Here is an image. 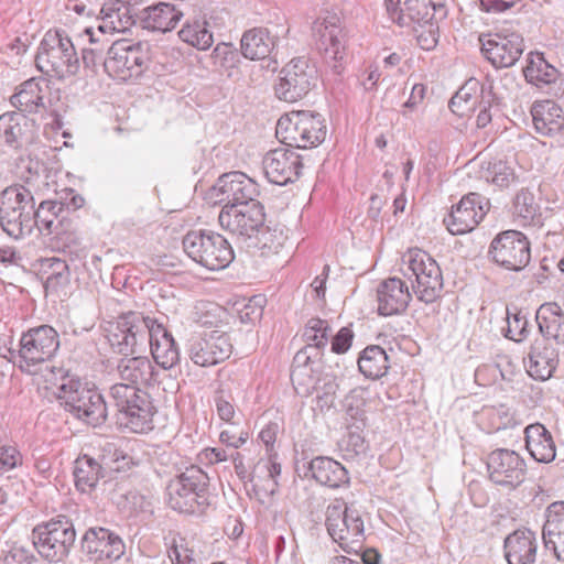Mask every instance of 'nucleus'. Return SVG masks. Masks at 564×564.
<instances>
[{
    "mask_svg": "<svg viewBox=\"0 0 564 564\" xmlns=\"http://www.w3.org/2000/svg\"><path fill=\"white\" fill-rule=\"evenodd\" d=\"M166 497L175 511L203 514L210 505L209 477L200 467L192 465L169 481Z\"/></svg>",
    "mask_w": 564,
    "mask_h": 564,
    "instance_id": "nucleus-1",
    "label": "nucleus"
},
{
    "mask_svg": "<svg viewBox=\"0 0 564 564\" xmlns=\"http://www.w3.org/2000/svg\"><path fill=\"white\" fill-rule=\"evenodd\" d=\"M36 68L44 75L64 79L79 69V58L72 39L65 30H48L40 42L35 55Z\"/></svg>",
    "mask_w": 564,
    "mask_h": 564,
    "instance_id": "nucleus-2",
    "label": "nucleus"
},
{
    "mask_svg": "<svg viewBox=\"0 0 564 564\" xmlns=\"http://www.w3.org/2000/svg\"><path fill=\"white\" fill-rule=\"evenodd\" d=\"M109 399L116 406L121 423L132 432L152 430L156 410L148 392L134 384L115 383L109 389Z\"/></svg>",
    "mask_w": 564,
    "mask_h": 564,
    "instance_id": "nucleus-3",
    "label": "nucleus"
},
{
    "mask_svg": "<svg viewBox=\"0 0 564 564\" xmlns=\"http://www.w3.org/2000/svg\"><path fill=\"white\" fill-rule=\"evenodd\" d=\"M402 272L421 302L430 304L441 296L443 274L438 263L426 251L409 249L402 256Z\"/></svg>",
    "mask_w": 564,
    "mask_h": 564,
    "instance_id": "nucleus-4",
    "label": "nucleus"
},
{
    "mask_svg": "<svg viewBox=\"0 0 564 564\" xmlns=\"http://www.w3.org/2000/svg\"><path fill=\"white\" fill-rule=\"evenodd\" d=\"M275 134L286 147L311 149L324 142L327 127L321 113L308 110L293 111L278 120Z\"/></svg>",
    "mask_w": 564,
    "mask_h": 564,
    "instance_id": "nucleus-5",
    "label": "nucleus"
},
{
    "mask_svg": "<svg viewBox=\"0 0 564 564\" xmlns=\"http://www.w3.org/2000/svg\"><path fill=\"white\" fill-rule=\"evenodd\" d=\"M33 192L24 185H12L0 194V226L14 239L30 235L33 229Z\"/></svg>",
    "mask_w": 564,
    "mask_h": 564,
    "instance_id": "nucleus-6",
    "label": "nucleus"
},
{
    "mask_svg": "<svg viewBox=\"0 0 564 564\" xmlns=\"http://www.w3.org/2000/svg\"><path fill=\"white\" fill-rule=\"evenodd\" d=\"M182 245L194 262L210 271L227 268L235 258L227 239L212 230H191L183 237Z\"/></svg>",
    "mask_w": 564,
    "mask_h": 564,
    "instance_id": "nucleus-7",
    "label": "nucleus"
},
{
    "mask_svg": "<svg viewBox=\"0 0 564 564\" xmlns=\"http://www.w3.org/2000/svg\"><path fill=\"white\" fill-rule=\"evenodd\" d=\"M57 399L74 417L98 426L107 419V404L101 393L78 380H68L57 389Z\"/></svg>",
    "mask_w": 564,
    "mask_h": 564,
    "instance_id": "nucleus-8",
    "label": "nucleus"
},
{
    "mask_svg": "<svg viewBox=\"0 0 564 564\" xmlns=\"http://www.w3.org/2000/svg\"><path fill=\"white\" fill-rule=\"evenodd\" d=\"M326 529L332 540L347 553H358L365 542V524L359 510L345 503L329 505Z\"/></svg>",
    "mask_w": 564,
    "mask_h": 564,
    "instance_id": "nucleus-9",
    "label": "nucleus"
},
{
    "mask_svg": "<svg viewBox=\"0 0 564 564\" xmlns=\"http://www.w3.org/2000/svg\"><path fill=\"white\" fill-rule=\"evenodd\" d=\"M19 346L15 362L21 371L31 375L55 356L59 348V336L52 326L41 325L23 333Z\"/></svg>",
    "mask_w": 564,
    "mask_h": 564,
    "instance_id": "nucleus-10",
    "label": "nucleus"
},
{
    "mask_svg": "<svg viewBox=\"0 0 564 564\" xmlns=\"http://www.w3.org/2000/svg\"><path fill=\"white\" fill-rule=\"evenodd\" d=\"M75 538L76 532L72 521L65 516H58L33 529L32 545L42 557L57 563L68 555Z\"/></svg>",
    "mask_w": 564,
    "mask_h": 564,
    "instance_id": "nucleus-11",
    "label": "nucleus"
},
{
    "mask_svg": "<svg viewBox=\"0 0 564 564\" xmlns=\"http://www.w3.org/2000/svg\"><path fill=\"white\" fill-rule=\"evenodd\" d=\"M156 318L139 312H128L110 325L108 341L113 351L129 356L143 348L149 339L151 324Z\"/></svg>",
    "mask_w": 564,
    "mask_h": 564,
    "instance_id": "nucleus-12",
    "label": "nucleus"
},
{
    "mask_svg": "<svg viewBox=\"0 0 564 564\" xmlns=\"http://www.w3.org/2000/svg\"><path fill=\"white\" fill-rule=\"evenodd\" d=\"M148 62V54L141 43L120 39L108 47L104 69L113 79L127 82L138 78L147 69Z\"/></svg>",
    "mask_w": 564,
    "mask_h": 564,
    "instance_id": "nucleus-13",
    "label": "nucleus"
},
{
    "mask_svg": "<svg viewBox=\"0 0 564 564\" xmlns=\"http://www.w3.org/2000/svg\"><path fill=\"white\" fill-rule=\"evenodd\" d=\"M488 256L505 270L522 271L531 260L530 241L521 231H502L492 239Z\"/></svg>",
    "mask_w": 564,
    "mask_h": 564,
    "instance_id": "nucleus-14",
    "label": "nucleus"
},
{
    "mask_svg": "<svg viewBox=\"0 0 564 564\" xmlns=\"http://www.w3.org/2000/svg\"><path fill=\"white\" fill-rule=\"evenodd\" d=\"M317 70L305 57L293 58L280 72L275 95L280 100L295 102L316 85Z\"/></svg>",
    "mask_w": 564,
    "mask_h": 564,
    "instance_id": "nucleus-15",
    "label": "nucleus"
},
{
    "mask_svg": "<svg viewBox=\"0 0 564 564\" xmlns=\"http://www.w3.org/2000/svg\"><path fill=\"white\" fill-rule=\"evenodd\" d=\"M312 29L325 63L334 73L340 74L346 58V34L340 25V19L336 14H328L314 21Z\"/></svg>",
    "mask_w": 564,
    "mask_h": 564,
    "instance_id": "nucleus-16",
    "label": "nucleus"
},
{
    "mask_svg": "<svg viewBox=\"0 0 564 564\" xmlns=\"http://www.w3.org/2000/svg\"><path fill=\"white\" fill-rule=\"evenodd\" d=\"M232 349L230 336L217 329L193 335L186 344L188 358L198 367H212L227 360Z\"/></svg>",
    "mask_w": 564,
    "mask_h": 564,
    "instance_id": "nucleus-17",
    "label": "nucleus"
},
{
    "mask_svg": "<svg viewBox=\"0 0 564 564\" xmlns=\"http://www.w3.org/2000/svg\"><path fill=\"white\" fill-rule=\"evenodd\" d=\"M479 42L484 56L496 68L513 66L524 50L522 35L505 29L495 33L481 34Z\"/></svg>",
    "mask_w": 564,
    "mask_h": 564,
    "instance_id": "nucleus-18",
    "label": "nucleus"
},
{
    "mask_svg": "<svg viewBox=\"0 0 564 564\" xmlns=\"http://www.w3.org/2000/svg\"><path fill=\"white\" fill-rule=\"evenodd\" d=\"M209 195L215 198V204L239 206L247 202L258 203L260 189L258 183L247 174L234 171L219 176Z\"/></svg>",
    "mask_w": 564,
    "mask_h": 564,
    "instance_id": "nucleus-19",
    "label": "nucleus"
},
{
    "mask_svg": "<svg viewBox=\"0 0 564 564\" xmlns=\"http://www.w3.org/2000/svg\"><path fill=\"white\" fill-rule=\"evenodd\" d=\"M218 221L224 230L249 240L265 221L264 207L260 202H247L239 206L224 205Z\"/></svg>",
    "mask_w": 564,
    "mask_h": 564,
    "instance_id": "nucleus-20",
    "label": "nucleus"
},
{
    "mask_svg": "<svg viewBox=\"0 0 564 564\" xmlns=\"http://www.w3.org/2000/svg\"><path fill=\"white\" fill-rule=\"evenodd\" d=\"M489 479L496 485L514 489L527 474L525 460L513 449L496 448L487 456Z\"/></svg>",
    "mask_w": 564,
    "mask_h": 564,
    "instance_id": "nucleus-21",
    "label": "nucleus"
},
{
    "mask_svg": "<svg viewBox=\"0 0 564 564\" xmlns=\"http://www.w3.org/2000/svg\"><path fill=\"white\" fill-rule=\"evenodd\" d=\"M489 200L478 193H469L452 207L444 218L452 235H464L476 228L489 210Z\"/></svg>",
    "mask_w": 564,
    "mask_h": 564,
    "instance_id": "nucleus-22",
    "label": "nucleus"
},
{
    "mask_svg": "<svg viewBox=\"0 0 564 564\" xmlns=\"http://www.w3.org/2000/svg\"><path fill=\"white\" fill-rule=\"evenodd\" d=\"M262 165L268 181L281 186L295 182L303 167L301 156L288 148L269 151L262 160Z\"/></svg>",
    "mask_w": 564,
    "mask_h": 564,
    "instance_id": "nucleus-23",
    "label": "nucleus"
},
{
    "mask_svg": "<svg viewBox=\"0 0 564 564\" xmlns=\"http://www.w3.org/2000/svg\"><path fill=\"white\" fill-rule=\"evenodd\" d=\"M447 15L445 0H405L404 12L398 18V25L412 29H424L431 23H438Z\"/></svg>",
    "mask_w": 564,
    "mask_h": 564,
    "instance_id": "nucleus-24",
    "label": "nucleus"
},
{
    "mask_svg": "<svg viewBox=\"0 0 564 564\" xmlns=\"http://www.w3.org/2000/svg\"><path fill=\"white\" fill-rule=\"evenodd\" d=\"M82 550L95 562L118 560L124 553V543L108 529L90 528L82 539Z\"/></svg>",
    "mask_w": 564,
    "mask_h": 564,
    "instance_id": "nucleus-25",
    "label": "nucleus"
},
{
    "mask_svg": "<svg viewBox=\"0 0 564 564\" xmlns=\"http://www.w3.org/2000/svg\"><path fill=\"white\" fill-rule=\"evenodd\" d=\"M539 542L530 529H517L503 540V557L508 564H535Z\"/></svg>",
    "mask_w": 564,
    "mask_h": 564,
    "instance_id": "nucleus-26",
    "label": "nucleus"
},
{
    "mask_svg": "<svg viewBox=\"0 0 564 564\" xmlns=\"http://www.w3.org/2000/svg\"><path fill=\"white\" fill-rule=\"evenodd\" d=\"M35 139L34 121L17 111L0 116V140L12 149H21Z\"/></svg>",
    "mask_w": 564,
    "mask_h": 564,
    "instance_id": "nucleus-27",
    "label": "nucleus"
},
{
    "mask_svg": "<svg viewBox=\"0 0 564 564\" xmlns=\"http://www.w3.org/2000/svg\"><path fill=\"white\" fill-rule=\"evenodd\" d=\"M412 296L404 281L399 278H389L382 281L377 289L378 314L392 316L403 313Z\"/></svg>",
    "mask_w": 564,
    "mask_h": 564,
    "instance_id": "nucleus-28",
    "label": "nucleus"
},
{
    "mask_svg": "<svg viewBox=\"0 0 564 564\" xmlns=\"http://www.w3.org/2000/svg\"><path fill=\"white\" fill-rule=\"evenodd\" d=\"M50 89V80L46 77H32L19 86L10 102L21 113H37L46 108L45 100Z\"/></svg>",
    "mask_w": 564,
    "mask_h": 564,
    "instance_id": "nucleus-29",
    "label": "nucleus"
},
{
    "mask_svg": "<svg viewBox=\"0 0 564 564\" xmlns=\"http://www.w3.org/2000/svg\"><path fill=\"white\" fill-rule=\"evenodd\" d=\"M151 355L160 367L171 369L180 361V349L164 323L155 319L151 324L148 343Z\"/></svg>",
    "mask_w": 564,
    "mask_h": 564,
    "instance_id": "nucleus-30",
    "label": "nucleus"
},
{
    "mask_svg": "<svg viewBox=\"0 0 564 564\" xmlns=\"http://www.w3.org/2000/svg\"><path fill=\"white\" fill-rule=\"evenodd\" d=\"M542 540L545 550L564 562V501L552 502L546 508Z\"/></svg>",
    "mask_w": 564,
    "mask_h": 564,
    "instance_id": "nucleus-31",
    "label": "nucleus"
},
{
    "mask_svg": "<svg viewBox=\"0 0 564 564\" xmlns=\"http://www.w3.org/2000/svg\"><path fill=\"white\" fill-rule=\"evenodd\" d=\"M531 115L538 133L564 138V112L555 101H535L531 108Z\"/></svg>",
    "mask_w": 564,
    "mask_h": 564,
    "instance_id": "nucleus-32",
    "label": "nucleus"
},
{
    "mask_svg": "<svg viewBox=\"0 0 564 564\" xmlns=\"http://www.w3.org/2000/svg\"><path fill=\"white\" fill-rule=\"evenodd\" d=\"M117 371L121 379L120 383L134 384L140 388L155 382V367L148 357L122 358L117 366Z\"/></svg>",
    "mask_w": 564,
    "mask_h": 564,
    "instance_id": "nucleus-33",
    "label": "nucleus"
},
{
    "mask_svg": "<svg viewBox=\"0 0 564 564\" xmlns=\"http://www.w3.org/2000/svg\"><path fill=\"white\" fill-rule=\"evenodd\" d=\"M317 359L312 354H308L307 349H300L295 354L290 377L299 394L307 395L314 390L318 391L321 389L314 369Z\"/></svg>",
    "mask_w": 564,
    "mask_h": 564,
    "instance_id": "nucleus-34",
    "label": "nucleus"
},
{
    "mask_svg": "<svg viewBox=\"0 0 564 564\" xmlns=\"http://www.w3.org/2000/svg\"><path fill=\"white\" fill-rule=\"evenodd\" d=\"M183 14L176 6L160 2L143 9L140 21L143 29L165 33L177 25Z\"/></svg>",
    "mask_w": 564,
    "mask_h": 564,
    "instance_id": "nucleus-35",
    "label": "nucleus"
},
{
    "mask_svg": "<svg viewBox=\"0 0 564 564\" xmlns=\"http://www.w3.org/2000/svg\"><path fill=\"white\" fill-rule=\"evenodd\" d=\"M308 471L318 484L329 488H339L349 481L346 468L337 460L326 456L313 458L308 464Z\"/></svg>",
    "mask_w": 564,
    "mask_h": 564,
    "instance_id": "nucleus-36",
    "label": "nucleus"
},
{
    "mask_svg": "<svg viewBox=\"0 0 564 564\" xmlns=\"http://www.w3.org/2000/svg\"><path fill=\"white\" fill-rule=\"evenodd\" d=\"M525 447L531 456L539 463L554 460L556 451L551 433L540 423L525 427Z\"/></svg>",
    "mask_w": 564,
    "mask_h": 564,
    "instance_id": "nucleus-37",
    "label": "nucleus"
},
{
    "mask_svg": "<svg viewBox=\"0 0 564 564\" xmlns=\"http://www.w3.org/2000/svg\"><path fill=\"white\" fill-rule=\"evenodd\" d=\"M105 28L115 33H124L134 24V9L123 0H108L100 10Z\"/></svg>",
    "mask_w": 564,
    "mask_h": 564,
    "instance_id": "nucleus-38",
    "label": "nucleus"
},
{
    "mask_svg": "<svg viewBox=\"0 0 564 564\" xmlns=\"http://www.w3.org/2000/svg\"><path fill=\"white\" fill-rule=\"evenodd\" d=\"M535 319L545 339L564 345V313L557 303L542 304L536 311Z\"/></svg>",
    "mask_w": 564,
    "mask_h": 564,
    "instance_id": "nucleus-39",
    "label": "nucleus"
},
{
    "mask_svg": "<svg viewBox=\"0 0 564 564\" xmlns=\"http://www.w3.org/2000/svg\"><path fill=\"white\" fill-rule=\"evenodd\" d=\"M527 367L531 377L546 380L557 367L555 349L545 346L543 340H535L529 352Z\"/></svg>",
    "mask_w": 564,
    "mask_h": 564,
    "instance_id": "nucleus-40",
    "label": "nucleus"
},
{
    "mask_svg": "<svg viewBox=\"0 0 564 564\" xmlns=\"http://www.w3.org/2000/svg\"><path fill=\"white\" fill-rule=\"evenodd\" d=\"M274 46V37L264 28L247 30L240 41L242 55L251 61L264 59L271 54Z\"/></svg>",
    "mask_w": 564,
    "mask_h": 564,
    "instance_id": "nucleus-41",
    "label": "nucleus"
},
{
    "mask_svg": "<svg viewBox=\"0 0 564 564\" xmlns=\"http://www.w3.org/2000/svg\"><path fill=\"white\" fill-rule=\"evenodd\" d=\"M73 475L76 488L82 492H89L105 476V469L97 459L85 454L74 462Z\"/></svg>",
    "mask_w": 564,
    "mask_h": 564,
    "instance_id": "nucleus-42",
    "label": "nucleus"
},
{
    "mask_svg": "<svg viewBox=\"0 0 564 564\" xmlns=\"http://www.w3.org/2000/svg\"><path fill=\"white\" fill-rule=\"evenodd\" d=\"M527 82L536 87L550 85L558 78V70L551 65L542 53L531 52L527 58V66L523 69Z\"/></svg>",
    "mask_w": 564,
    "mask_h": 564,
    "instance_id": "nucleus-43",
    "label": "nucleus"
},
{
    "mask_svg": "<svg viewBox=\"0 0 564 564\" xmlns=\"http://www.w3.org/2000/svg\"><path fill=\"white\" fill-rule=\"evenodd\" d=\"M66 219L63 204L56 200H43L36 209L33 207V227L36 226L42 234L53 235Z\"/></svg>",
    "mask_w": 564,
    "mask_h": 564,
    "instance_id": "nucleus-44",
    "label": "nucleus"
},
{
    "mask_svg": "<svg viewBox=\"0 0 564 564\" xmlns=\"http://www.w3.org/2000/svg\"><path fill=\"white\" fill-rule=\"evenodd\" d=\"M254 234L249 239V246L259 249L262 256L279 253L288 240L284 228L280 226L270 227L263 224Z\"/></svg>",
    "mask_w": 564,
    "mask_h": 564,
    "instance_id": "nucleus-45",
    "label": "nucleus"
},
{
    "mask_svg": "<svg viewBox=\"0 0 564 564\" xmlns=\"http://www.w3.org/2000/svg\"><path fill=\"white\" fill-rule=\"evenodd\" d=\"M359 371L370 379H379L389 369L388 355L380 346H368L358 358Z\"/></svg>",
    "mask_w": 564,
    "mask_h": 564,
    "instance_id": "nucleus-46",
    "label": "nucleus"
},
{
    "mask_svg": "<svg viewBox=\"0 0 564 564\" xmlns=\"http://www.w3.org/2000/svg\"><path fill=\"white\" fill-rule=\"evenodd\" d=\"M330 328L326 321L321 318H311L303 333L306 345L302 349H307L314 358L321 357V349L324 348L329 339Z\"/></svg>",
    "mask_w": 564,
    "mask_h": 564,
    "instance_id": "nucleus-47",
    "label": "nucleus"
},
{
    "mask_svg": "<svg viewBox=\"0 0 564 564\" xmlns=\"http://www.w3.org/2000/svg\"><path fill=\"white\" fill-rule=\"evenodd\" d=\"M178 36L183 42L202 51L208 50L214 42L207 22L200 20L187 21L180 30Z\"/></svg>",
    "mask_w": 564,
    "mask_h": 564,
    "instance_id": "nucleus-48",
    "label": "nucleus"
},
{
    "mask_svg": "<svg viewBox=\"0 0 564 564\" xmlns=\"http://www.w3.org/2000/svg\"><path fill=\"white\" fill-rule=\"evenodd\" d=\"M476 87V82H467L458 89L448 102V108L453 113L458 117H465L476 110V105L478 102Z\"/></svg>",
    "mask_w": 564,
    "mask_h": 564,
    "instance_id": "nucleus-49",
    "label": "nucleus"
},
{
    "mask_svg": "<svg viewBox=\"0 0 564 564\" xmlns=\"http://www.w3.org/2000/svg\"><path fill=\"white\" fill-rule=\"evenodd\" d=\"M516 77L510 74L502 75L498 80H488L481 86V93L501 104L517 89Z\"/></svg>",
    "mask_w": 564,
    "mask_h": 564,
    "instance_id": "nucleus-50",
    "label": "nucleus"
},
{
    "mask_svg": "<svg viewBox=\"0 0 564 564\" xmlns=\"http://www.w3.org/2000/svg\"><path fill=\"white\" fill-rule=\"evenodd\" d=\"M112 36L113 33L104 24H99L97 28H86L79 35L83 44L91 48H98L106 55H108V47L111 43L117 41Z\"/></svg>",
    "mask_w": 564,
    "mask_h": 564,
    "instance_id": "nucleus-51",
    "label": "nucleus"
},
{
    "mask_svg": "<svg viewBox=\"0 0 564 564\" xmlns=\"http://www.w3.org/2000/svg\"><path fill=\"white\" fill-rule=\"evenodd\" d=\"M480 419L487 422L489 431L507 429L513 421L509 408L503 404L484 406Z\"/></svg>",
    "mask_w": 564,
    "mask_h": 564,
    "instance_id": "nucleus-52",
    "label": "nucleus"
},
{
    "mask_svg": "<svg viewBox=\"0 0 564 564\" xmlns=\"http://www.w3.org/2000/svg\"><path fill=\"white\" fill-rule=\"evenodd\" d=\"M42 267L46 269L47 286L56 288L68 282L69 269L65 260L56 257L46 258L42 261Z\"/></svg>",
    "mask_w": 564,
    "mask_h": 564,
    "instance_id": "nucleus-53",
    "label": "nucleus"
},
{
    "mask_svg": "<svg viewBox=\"0 0 564 564\" xmlns=\"http://www.w3.org/2000/svg\"><path fill=\"white\" fill-rule=\"evenodd\" d=\"M167 554L173 564H199L193 558V551L185 545V539L178 534L165 538Z\"/></svg>",
    "mask_w": 564,
    "mask_h": 564,
    "instance_id": "nucleus-54",
    "label": "nucleus"
},
{
    "mask_svg": "<svg viewBox=\"0 0 564 564\" xmlns=\"http://www.w3.org/2000/svg\"><path fill=\"white\" fill-rule=\"evenodd\" d=\"M348 429H351L349 426ZM344 459L352 460L367 451L365 437L356 431L349 430L347 434L338 443Z\"/></svg>",
    "mask_w": 564,
    "mask_h": 564,
    "instance_id": "nucleus-55",
    "label": "nucleus"
},
{
    "mask_svg": "<svg viewBox=\"0 0 564 564\" xmlns=\"http://www.w3.org/2000/svg\"><path fill=\"white\" fill-rule=\"evenodd\" d=\"M364 394L365 391L362 389H354L344 401L346 414L352 420L351 426H355L357 430H360L365 425V411L362 409L365 405Z\"/></svg>",
    "mask_w": 564,
    "mask_h": 564,
    "instance_id": "nucleus-56",
    "label": "nucleus"
},
{
    "mask_svg": "<svg viewBox=\"0 0 564 564\" xmlns=\"http://www.w3.org/2000/svg\"><path fill=\"white\" fill-rule=\"evenodd\" d=\"M18 174L21 180L25 183V187L34 186L35 182L41 178V175L45 172L44 164L31 156L20 158L17 164Z\"/></svg>",
    "mask_w": 564,
    "mask_h": 564,
    "instance_id": "nucleus-57",
    "label": "nucleus"
},
{
    "mask_svg": "<svg viewBox=\"0 0 564 564\" xmlns=\"http://www.w3.org/2000/svg\"><path fill=\"white\" fill-rule=\"evenodd\" d=\"M485 178L487 182L492 183L494 185L503 188L508 187L514 180L513 170L508 166V164L503 161H497L490 163Z\"/></svg>",
    "mask_w": 564,
    "mask_h": 564,
    "instance_id": "nucleus-58",
    "label": "nucleus"
},
{
    "mask_svg": "<svg viewBox=\"0 0 564 564\" xmlns=\"http://www.w3.org/2000/svg\"><path fill=\"white\" fill-rule=\"evenodd\" d=\"M528 319L521 312L511 314L507 311V332L506 337L514 340L522 341L528 337Z\"/></svg>",
    "mask_w": 564,
    "mask_h": 564,
    "instance_id": "nucleus-59",
    "label": "nucleus"
},
{
    "mask_svg": "<svg viewBox=\"0 0 564 564\" xmlns=\"http://www.w3.org/2000/svg\"><path fill=\"white\" fill-rule=\"evenodd\" d=\"M514 212L524 220H532L536 215L538 205L534 196L528 189H521L514 197Z\"/></svg>",
    "mask_w": 564,
    "mask_h": 564,
    "instance_id": "nucleus-60",
    "label": "nucleus"
},
{
    "mask_svg": "<svg viewBox=\"0 0 564 564\" xmlns=\"http://www.w3.org/2000/svg\"><path fill=\"white\" fill-rule=\"evenodd\" d=\"M35 555L32 549L20 543H13L4 553L0 564H33Z\"/></svg>",
    "mask_w": 564,
    "mask_h": 564,
    "instance_id": "nucleus-61",
    "label": "nucleus"
},
{
    "mask_svg": "<svg viewBox=\"0 0 564 564\" xmlns=\"http://www.w3.org/2000/svg\"><path fill=\"white\" fill-rule=\"evenodd\" d=\"M499 104L496 100H490V97L485 95L484 93L480 94V99L478 100L476 105V110H478L477 118H476V124L478 128H485L487 127L491 120L492 116L499 111Z\"/></svg>",
    "mask_w": 564,
    "mask_h": 564,
    "instance_id": "nucleus-62",
    "label": "nucleus"
},
{
    "mask_svg": "<svg viewBox=\"0 0 564 564\" xmlns=\"http://www.w3.org/2000/svg\"><path fill=\"white\" fill-rule=\"evenodd\" d=\"M23 457L20 451L12 445L0 446V471H10L22 465Z\"/></svg>",
    "mask_w": 564,
    "mask_h": 564,
    "instance_id": "nucleus-63",
    "label": "nucleus"
},
{
    "mask_svg": "<svg viewBox=\"0 0 564 564\" xmlns=\"http://www.w3.org/2000/svg\"><path fill=\"white\" fill-rule=\"evenodd\" d=\"M56 239L63 245V247L70 248L77 246L80 242V237L77 230L73 227L70 220L66 219L61 228L53 232Z\"/></svg>",
    "mask_w": 564,
    "mask_h": 564,
    "instance_id": "nucleus-64",
    "label": "nucleus"
}]
</instances>
